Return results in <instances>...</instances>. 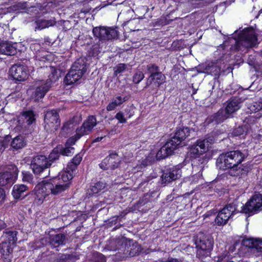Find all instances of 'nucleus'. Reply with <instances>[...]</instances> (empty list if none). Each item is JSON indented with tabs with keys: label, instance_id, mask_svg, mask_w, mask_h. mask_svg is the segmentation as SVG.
I'll return each instance as SVG.
<instances>
[{
	"label": "nucleus",
	"instance_id": "f257e3e1",
	"mask_svg": "<svg viewBox=\"0 0 262 262\" xmlns=\"http://www.w3.org/2000/svg\"><path fill=\"white\" fill-rule=\"evenodd\" d=\"M73 171L67 167V170L59 174L58 179L42 181L38 183L34 189L35 202L40 205L50 194L57 195L68 189L70 186L69 181L73 178Z\"/></svg>",
	"mask_w": 262,
	"mask_h": 262
},
{
	"label": "nucleus",
	"instance_id": "f03ea898",
	"mask_svg": "<svg viewBox=\"0 0 262 262\" xmlns=\"http://www.w3.org/2000/svg\"><path fill=\"white\" fill-rule=\"evenodd\" d=\"M257 36L255 31L252 28H247L242 30L239 34L237 37L233 36L226 41L224 43L225 46L230 47L231 52L242 51L252 48L257 43Z\"/></svg>",
	"mask_w": 262,
	"mask_h": 262
},
{
	"label": "nucleus",
	"instance_id": "7ed1b4c3",
	"mask_svg": "<svg viewBox=\"0 0 262 262\" xmlns=\"http://www.w3.org/2000/svg\"><path fill=\"white\" fill-rule=\"evenodd\" d=\"M210 144L207 139L198 140L189 149L193 171L198 173L199 176L202 175V171L208 162V159L204 154L208 150Z\"/></svg>",
	"mask_w": 262,
	"mask_h": 262
},
{
	"label": "nucleus",
	"instance_id": "20e7f679",
	"mask_svg": "<svg viewBox=\"0 0 262 262\" xmlns=\"http://www.w3.org/2000/svg\"><path fill=\"white\" fill-rule=\"evenodd\" d=\"M191 130L187 127L177 128L174 136L160 148L156 155L158 160L164 159L172 155L181 142L190 135Z\"/></svg>",
	"mask_w": 262,
	"mask_h": 262
},
{
	"label": "nucleus",
	"instance_id": "39448f33",
	"mask_svg": "<svg viewBox=\"0 0 262 262\" xmlns=\"http://www.w3.org/2000/svg\"><path fill=\"white\" fill-rule=\"evenodd\" d=\"M246 157L245 153L240 150H232L221 154L216 159V167L220 170L232 169L236 165H240Z\"/></svg>",
	"mask_w": 262,
	"mask_h": 262
},
{
	"label": "nucleus",
	"instance_id": "423d86ee",
	"mask_svg": "<svg viewBox=\"0 0 262 262\" xmlns=\"http://www.w3.org/2000/svg\"><path fill=\"white\" fill-rule=\"evenodd\" d=\"M86 71V64L83 59H78L72 66L70 70L64 78L66 84L70 85L77 82L81 79Z\"/></svg>",
	"mask_w": 262,
	"mask_h": 262
},
{
	"label": "nucleus",
	"instance_id": "0eeeda50",
	"mask_svg": "<svg viewBox=\"0 0 262 262\" xmlns=\"http://www.w3.org/2000/svg\"><path fill=\"white\" fill-rule=\"evenodd\" d=\"M239 212L236 202L228 204L218 212L215 223L217 226H224L236 213Z\"/></svg>",
	"mask_w": 262,
	"mask_h": 262
},
{
	"label": "nucleus",
	"instance_id": "6e6552de",
	"mask_svg": "<svg viewBox=\"0 0 262 262\" xmlns=\"http://www.w3.org/2000/svg\"><path fill=\"white\" fill-rule=\"evenodd\" d=\"M97 124V120L94 116H90L83 122L82 125L76 129V135L68 140V144H75L81 137L89 134Z\"/></svg>",
	"mask_w": 262,
	"mask_h": 262
},
{
	"label": "nucleus",
	"instance_id": "1a4fd4ad",
	"mask_svg": "<svg viewBox=\"0 0 262 262\" xmlns=\"http://www.w3.org/2000/svg\"><path fill=\"white\" fill-rule=\"evenodd\" d=\"M240 212L252 215L262 210V194L253 195L245 204L241 207Z\"/></svg>",
	"mask_w": 262,
	"mask_h": 262
},
{
	"label": "nucleus",
	"instance_id": "9d476101",
	"mask_svg": "<svg viewBox=\"0 0 262 262\" xmlns=\"http://www.w3.org/2000/svg\"><path fill=\"white\" fill-rule=\"evenodd\" d=\"M44 124L45 129L49 133H53L58 129L60 120L56 111H48L45 113Z\"/></svg>",
	"mask_w": 262,
	"mask_h": 262
},
{
	"label": "nucleus",
	"instance_id": "9b49d317",
	"mask_svg": "<svg viewBox=\"0 0 262 262\" xmlns=\"http://www.w3.org/2000/svg\"><path fill=\"white\" fill-rule=\"evenodd\" d=\"M93 33L94 36L102 42L115 39L118 35V31L111 27H95L93 29Z\"/></svg>",
	"mask_w": 262,
	"mask_h": 262
},
{
	"label": "nucleus",
	"instance_id": "f8f14e48",
	"mask_svg": "<svg viewBox=\"0 0 262 262\" xmlns=\"http://www.w3.org/2000/svg\"><path fill=\"white\" fill-rule=\"evenodd\" d=\"M50 166V163L45 156L37 155L33 157L31 160V167L35 174H40Z\"/></svg>",
	"mask_w": 262,
	"mask_h": 262
},
{
	"label": "nucleus",
	"instance_id": "ddd939ff",
	"mask_svg": "<svg viewBox=\"0 0 262 262\" xmlns=\"http://www.w3.org/2000/svg\"><path fill=\"white\" fill-rule=\"evenodd\" d=\"M8 170V171L0 173V186L12 185L17 178L19 170L15 165H9Z\"/></svg>",
	"mask_w": 262,
	"mask_h": 262
},
{
	"label": "nucleus",
	"instance_id": "4468645a",
	"mask_svg": "<svg viewBox=\"0 0 262 262\" xmlns=\"http://www.w3.org/2000/svg\"><path fill=\"white\" fill-rule=\"evenodd\" d=\"M10 75L13 78L18 81H24L28 77L29 72L26 66L16 64L11 67L9 70Z\"/></svg>",
	"mask_w": 262,
	"mask_h": 262
},
{
	"label": "nucleus",
	"instance_id": "2eb2a0df",
	"mask_svg": "<svg viewBox=\"0 0 262 262\" xmlns=\"http://www.w3.org/2000/svg\"><path fill=\"white\" fill-rule=\"evenodd\" d=\"M181 176V170L179 167L173 166L165 170L162 176V183H168L175 181Z\"/></svg>",
	"mask_w": 262,
	"mask_h": 262
},
{
	"label": "nucleus",
	"instance_id": "dca6fc26",
	"mask_svg": "<svg viewBox=\"0 0 262 262\" xmlns=\"http://www.w3.org/2000/svg\"><path fill=\"white\" fill-rule=\"evenodd\" d=\"M120 160L118 154L115 152H111L99 164L101 169H115L118 166Z\"/></svg>",
	"mask_w": 262,
	"mask_h": 262
},
{
	"label": "nucleus",
	"instance_id": "f3484780",
	"mask_svg": "<svg viewBox=\"0 0 262 262\" xmlns=\"http://www.w3.org/2000/svg\"><path fill=\"white\" fill-rule=\"evenodd\" d=\"M195 244L197 248L211 250L213 247V241L210 237L200 233L196 236Z\"/></svg>",
	"mask_w": 262,
	"mask_h": 262
},
{
	"label": "nucleus",
	"instance_id": "a211bd4d",
	"mask_svg": "<svg viewBox=\"0 0 262 262\" xmlns=\"http://www.w3.org/2000/svg\"><path fill=\"white\" fill-rule=\"evenodd\" d=\"M51 87V85L50 81H41L36 86L35 91L33 95L35 101H39L40 99H42Z\"/></svg>",
	"mask_w": 262,
	"mask_h": 262
},
{
	"label": "nucleus",
	"instance_id": "6ab92c4d",
	"mask_svg": "<svg viewBox=\"0 0 262 262\" xmlns=\"http://www.w3.org/2000/svg\"><path fill=\"white\" fill-rule=\"evenodd\" d=\"M166 77L164 74L159 72L154 75H150L147 79L145 88H147L152 85V88H159L165 82Z\"/></svg>",
	"mask_w": 262,
	"mask_h": 262
},
{
	"label": "nucleus",
	"instance_id": "aec40b11",
	"mask_svg": "<svg viewBox=\"0 0 262 262\" xmlns=\"http://www.w3.org/2000/svg\"><path fill=\"white\" fill-rule=\"evenodd\" d=\"M241 107V102L237 98H233L228 100L224 104L223 107L227 114L231 117L237 112Z\"/></svg>",
	"mask_w": 262,
	"mask_h": 262
},
{
	"label": "nucleus",
	"instance_id": "412c9836",
	"mask_svg": "<svg viewBox=\"0 0 262 262\" xmlns=\"http://www.w3.org/2000/svg\"><path fill=\"white\" fill-rule=\"evenodd\" d=\"M242 244L249 248H254L258 252H262V238H245Z\"/></svg>",
	"mask_w": 262,
	"mask_h": 262
},
{
	"label": "nucleus",
	"instance_id": "4be33fe9",
	"mask_svg": "<svg viewBox=\"0 0 262 262\" xmlns=\"http://www.w3.org/2000/svg\"><path fill=\"white\" fill-rule=\"evenodd\" d=\"M128 97L123 94H120L114 97L111 102L106 106L107 111L114 110L117 107L121 105L128 100Z\"/></svg>",
	"mask_w": 262,
	"mask_h": 262
},
{
	"label": "nucleus",
	"instance_id": "5701e85b",
	"mask_svg": "<svg viewBox=\"0 0 262 262\" xmlns=\"http://www.w3.org/2000/svg\"><path fill=\"white\" fill-rule=\"evenodd\" d=\"M15 45L8 42L0 43V53L10 56L15 55L16 53Z\"/></svg>",
	"mask_w": 262,
	"mask_h": 262
},
{
	"label": "nucleus",
	"instance_id": "b1692460",
	"mask_svg": "<svg viewBox=\"0 0 262 262\" xmlns=\"http://www.w3.org/2000/svg\"><path fill=\"white\" fill-rule=\"evenodd\" d=\"M211 120L216 124L222 123L228 118L231 117L227 114L225 109L223 107L220 109L218 112L211 117Z\"/></svg>",
	"mask_w": 262,
	"mask_h": 262
},
{
	"label": "nucleus",
	"instance_id": "393cba45",
	"mask_svg": "<svg viewBox=\"0 0 262 262\" xmlns=\"http://www.w3.org/2000/svg\"><path fill=\"white\" fill-rule=\"evenodd\" d=\"M65 241L66 236L64 234L61 233L52 235L50 237V244L51 246L54 248L64 245Z\"/></svg>",
	"mask_w": 262,
	"mask_h": 262
},
{
	"label": "nucleus",
	"instance_id": "a878e982",
	"mask_svg": "<svg viewBox=\"0 0 262 262\" xmlns=\"http://www.w3.org/2000/svg\"><path fill=\"white\" fill-rule=\"evenodd\" d=\"M26 141L23 136L19 135L14 138L11 142V147L13 150H17L24 147Z\"/></svg>",
	"mask_w": 262,
	"mask_h": 262
},
{
	"label": "nucleus",
	"instance_id": "bb28decb",
	"mask_svg": "<svg viewBox=\"0 0 262 262\" xmlns=\"http://www.w3.org/2000/svg\"><path fill=\"white\" fill-rule=\"evenodd\" d=\"M27 190V186L24 184H16L13 186L12 194L15 199H18L26 195L24 193Z\"/></svg>",
	"mask_w": 262,
	"mask_h": 262
},
{
	"label": "nucleus",
	"instance_id": "cd10ccee",
	"mask_svg": "<svg viewBox=\"0 0 262 262\" xmlns=\"http://www.w3.org/2000/svg\"><path fill=\"white\" fill-rule=\"evenodd\" d=\"M55 23H56V21L53 19L38 20L35 22V31H36L37 30H41L42 29L48 28L49 27L53 26L55 24Z\"/></svg>",
	"mask_w": 262,
	"mask_h": 262
},
{
	"label": "nucleus",
	"instance_id": "c85d7f7f",
	"mask_svg": "<svg viewBox=\"0 0 262 262\" xmlns=\"http://www.w3.org/2000/svg\"><path fill=\"white\" fill-rule=\"evenodd\" d=\"M249 168L242 165H236L229 171L230 174L232 176H243L247 173Z\"/></svg>",
	"mask_w": 262,
	"mask_h": 262
},
{
	"label": "nucleus",
	"instance_id": "c756f323",
	"mask_svg": "<svg viewBox=\"0 0 262 262\" xmlns=\"http://www.w3.org/2000/svg\"><path fill=\"white\" fill-rule=\"evenodd\" d=\"M17 232L16 231H8L4 232L3 237L5 238L4 242H7L8 244L11 245H14L15 244L17 241Z\"/></svg>",
	"mask_w": 262,
	"mask_h": 262
},
{
	"label": "nucleus",
	"instance_id": "7c9ffc66",
	"mask_svg": "<svg viewBox=\"0 0 262 262\" xmlns=\"http://www.w3.org/2000/svg\"><path fill=\"white\" fill-rule=\"evenodd\" d=\"M110 244L111 250L114 251L122 250L126 247V244H124V239H113L111 241Z\"/></svg>",
	"mask_w": 262,
	"mask_h": 262
},
{
	"label": "nucleus",
	"instance_id": "2f4dec72",
	"mask_svg": "<svg viewBox=\"0 0 262 262\" xmlns=\"http://www.w3.org/2000/svg\"><path fill=\"white\" fill-rule=\"evenodd\" d=\"M12 245L7 242H3L0 244V253L2 255L7 256L12 252Z\"/></svg>",
	"mask_w": 262,
	"mask_h": 262
},
{
	"label": "nucleus",
	"instance_id": "473e14b6",
	"mask_svg": "<svg viewBox=\"0 0 262 262\" xmlns=\"http://www.w3.org/2000/svg\"><path fill=\"white\" fill-rule=\"evenodd\" d=\"M82 160V157L80 154L76 155L70 163H69L67 166L70 170L73 171L75 170Z\"/></svg>",
	"mask_w": 262,
	"mask_h": 262
},
{
	"label": "nucleus",
	"instance_id": "72a5a7b5",
	"mask_svg": "<svg viewBox=\"0 0 262 262\" xmlns=\"http://www.w3.org/2000/svg\"><path fill=\"white\" fill-rule=\"evenodd\" d=\"M74 124L72 120H69L65 122L61 128V133L63 136H66L73 129Z\"/></svg>",
	"mask_w": 262,
	"mask_h": 262
},
{
	"label": "nucleus",
	"instance_id": "f704fd0d",
	"mask_svg": "<svg viewBox=\"0 0 262 262\" xmlns=\"http://www.w3.org/2000/svg\"><path fill=\"white\" fill-rule=\"evenodd\" d=\"M22 116L26 120L28 124L30 125L35 121V115L32 111L24 112L22 113Z\"/></svg>",
	"mask_w": 262,
	"mask_h": 262
},
{
	"label": "nucleus",
	"instance_id": "c9c22d12",
	"mask_svg": "<svg viewBox=\"0 0 262 262\" xmlns=\"http://www.w3.org/2000/svg\"><path fill=\"white\" fill-rule=\"evenodd\" d=\"M71 145L68 144L67 141L66 147L60 150V154L63 156H71L74 152V148L71 147Z\"/></svg>",
	"mask_w": 262,
	"mask_h": 262
},
{
	"label": "nucleus",
	"instance_id": "e433bc0d",
	"mask_svg": "<svg viewBox=\"0 0 262 262\" xmlns=\"http://www.w3.org/2000/svg\"><path fill=\"white\" fill-rule=\"evenodd\" d=\"M217 68L216 66L213 65H208L206 66L204 69H203L202 66L198 67V71L201 73H207L212 74L213 72L216 71L217 72Z\"/></svg>",
	"mask_w": 262,
	"mask_h": 262
},
{
	"label": "nucleus",
	"instance_id": "4c0bfd02",
	"mask_svg": "<svg viewBox=\"0 0 262 262\" xmlns=\"http://www.w3.org/2000/svg\"><path fill=\"white\" fill-rule=\"evenodd\" d=\"M105 187V184L103 182L99 181L96 183L91 187V191L93 193H97Z\"/></svg>",
	"mask_w": 262,
	"mask_h": 262
},
{
	"label": "nucleus",
	"instance_id": "58836bf2",
	"mask_svg": "<svg viewBox=\"0 0 262 262\" xmlns=\"http://www.w3.org/2000/svg\"><path fill=\"white\" fill-rule=\"evenodd\" d=\"M50 70L51 74L49 75V79L46 81H50L51 82V85H52V82L56 81L58 79L59 75L58 74L57 70L55 68L50 67Z\"/></svg>",
	"mask_w": 262,
	"mask_h": 262
},
{
	"label": "nucleus",
	"instance_id": "ea45409f",
	"mask_svg": "<svg viewBox=\"0 0 262 262\" xmlns=\"http://www.w3.org/2000/svg\"><path fill=\"white\" fill-rule=\"evenodd\" d=\"M210 249L204 250L198 248L197 255L200 259L203 260L205 258L210 256Z\"/></svg>",
	"mask_w": 262,
	"mask_h": 262
},
{
	"label": "nucleus",
	"instance_id": "a19ab883",
	"mask_svg": "<svg viewBox=\"0 0 262 262\" xmlns=\"http://www.w3.org/2000/svg\"><path fill=\"white\" fill-rule=\"evenodd\" d=\"M247 133V129L243 126H239L235 128L231 133L232 135L234 137L240 136L245 135Z\"/></svg>",
	"mask_w": 262,
	"mask_h": 262
},
{
	"label": "nucleus",
	"instance_id": "79ce46f5",
	"mask_svg": "<svg viewBox=\"0 0 262 262\" xmlns=\"http://www.w3.org/2000/svg\"><path fill=\"white\" fill-rule=\"evenodd\" d=\"M147 71L150 75H154L160 72L159 67L154 63H149L146 66Z\"/></svg>",
	"mask_w": 262,
	"mask_h": 262
},
{
	"label": "nucleus",
	"instance_id": "37998d69",
	"mask_svg": "<svg viewBox=\"0 0 262 262\" xmlns=\"http://www.w3.org/2000/svg\"><path fill=\"white\" fill-rule=\"evenodd\" d=\"M60 154L58 152V150L56 149H54L50 153L48 158H47L48 161L50 163V166L53 161L58 159Z\"/></svg>",
	"mask_w": 262,
	"mask_h": 262
},
{
	"label": "nucleus",
	"instance_id": "c03bdc74",
	"mask_svg": "<svg viewBox=\"0 0 262 262\" xmlns=\"http://www.w3.org/2000/svg\"><path fill=\"white\" fill-rule=\"evenodd\" d=\"M248 108L250 113H256L262 108V104L259 102H253L250 104Z\"/></svg>",
	"mask_w": 262,
	"mask_h": 262
},
{
	"label": "nucleus",
	"instance_id": "a18cd8bd",
	"mask_svg": "<svg viewBox=\"0 0 262 262\" xmlns=\"http://www.w3.org/2000/svg\"><path fill=\"white\" fill-rule=\"evenodd\" d=\"M144 78V75L142 72H137L133 76V81L138 84Z\"/></svg>",
	"mask_w": 262,
	"mask_h": 262
},
{
	"label": "nucleus",
	"instance_id": "49530a36",
	"mask_svg": "<svg viewBox=\"0 0 262 262\" xmlns=\"http://www.w3.org/2000/svg\"><path fill=\"white\" fill-rule=\"evenodd\" d=\"M126 68V66L123 63L118 64L114 68V74L117 76L118 74H120L123 72Z\"/></svg>",
	"mask_w": 262,
	"mask_h": 262
},
{
	"label": "nucleus",
	"instance_id": "de8ad7c7",
	"mask_svg": "<svg viewBox=\"0 0 262 262\" xmlns=\"http://www.w3.org/2000/svg\"><path fill=\"white\" fill-rule=\"evenodd\" d=\"M22 174L23 176V181L28 182L29 183H31L32 182L33 176L31 173L27 171H23L22 172Z\"/></svg>",
	"mask_w": 262,
	"mask_h": 262
},
{
	"label": "nucleus",
	"instance_id": "09e8293b",
	"mask_svg": "<svg viewBox=\"0 0 262 262\" xmlns=\"http://www.w3.org/2000/svg\"><path fill=\"white\" fill-rule=\"evenodd\" d=\"M115 117L121 123H124L126 122L127 118L125 117V115L122 112H119L118 113H117L115 115Z\"/></svg>",
	"mask_w": 262,
	"mask_h": 262
},
{
	"label": "nucleus",
	"instance_id": "8fccbe9b",
	"mask_svg": "<svg viewBox=\"0 0 262 262\" xmlns=\"http://www.w3.org/2000/svg\"><path fill=\"white\" fill-rule=\"evenodd\" d=\"M118 216H114L108 220L107 225L111 227L116 225L118 222Z\"/></svg>",
	"mask_w": 262,
	"mask_h": 262
},
{
	"label": "nucleus",
	"instance_id": "3c124183",
	"mask_svg": "<svg viewBox=\"0 0 262 262\" xmlns=\"http://www.w3.org/2000/svg\"><path fill=\"white\" fill-rule=\"evenodd\" d=\"M126 118H130L134 115V112L130 108H126L125 110Z\"/></svg>",
	"mask_w": 262,
	"mask_h": 262
},
{
	"label": "nucleus",
	"instance_id": "603ef678",
	"mask_svg": "<svg viewBox=\"0 0 262 262\" xmlns=\"http://www.w3.org/2000/svg\"><path fill=\"white\" fill-rule=\"evenodd\" d=\"M5 199V193L3 189L0 187V204L4 202Z\"/></svg>",
	"mask_w": 262,
	"mask_h": 262
},
{
	"label": "nucleus",
	"instance_id": "864d4df0",
	"mask_svg": "<svg viewBox=\"0 0 262 262\" xmlns=\"http://www.w3.org/2000/svg\"><path fill=\"white\" fill-rule=\"evenodd\" d=\"M165 262H180L177 258H169Z\"/></svg>",
	"mask_w": 262,
	"mask_h": 262
},
{
	"label": "nucleus",
	"instance_id": "5fc2aeb1",
	"mask_svg": "<svg viewBox=\"0 0 262 262\" xmlns=\"http://www.w3.org/2000/svg\"><path fill=\"white\" fill-rule=\"evenodd\" d=\"M5 226L6 225L4 221L0 220V231L4 229Z\"/></svg>",
	"mask_w": 262,
	"mask_h": 262
},
{
	"label": "nucleus",
	"instance_id": "6e6d98bb",
	"mask_svg": "<svg viewBox=\"0 0 262 262\" xmlns=\"http://www.w3.org/2000/svg\"><path fill=\"white\" fill-rule=\"evenodd\" d=\"M237 245H238V243H237V242H235V243L234 244V245H233V246H232V247H231L230 248V251H232V252H233V251H234L235 250V248L236 246Z\"/></svg>",
	"mask_w": 262,
	"mask_h": 262
},
{
	"label": "nucleus",
	"instance_id": "4d7b16f0",
	"mask_svg": "<svg viewBox=\"0 0 262 262\" xmlns=\"http://www.w3.org/2000/svg\"><path fill=\"white\" fill-rule=\"evenodd\" d=\"M104 137H97L95 139H94L93 141V142H99Z\"/></svg>",
	"mask_w": 262,
	"mask_h": 262
},
{
	"label": "nucleus",
	"instance_id": "13d9d810",
	"mask_svg": "<svg viewBox=\"0 0 262 262\" xmlns=\"http://www.w3.org/2000/svg\"><path fill=\"white\" fill-rule=\"evenodd\" d=\"M69 257H70L69 255H62L61 256V258L62 259H66L69 258Z\"/></svg>",
	"mask_w": 262,
	"mask_h": 262
},
{
	"label": "nucleus",
	"instance_id": "bf43d9fd",
	"mask_svg": "<svg viewBox=\"0 0 262 262\" xmlns=\"http://www.w3.org/2000/svg\"><path fill=\"white\" fill-rule=\"evenodd\" d=\"M100 259L101 262H105V258L102 255H100Z\"/></svg>",
	"mask_w": 262,
	"mask_h": 262
},
{
	"label": "nucleus",
	"instance_id": "052dcab7",
	"mask_svg": "<svg viewBox=\"0 0 262 262\" xmlns=\"http://www.w3.org/2000/svg\"><path fill=\"white\" fill-rule=\"evenodd\" d=\"M225 258V256H224L223 255H222V256H220V257H219V260H218V261H219V262H221V261H222L223 260V258Z\"/></svg>",
	"mask_w": 262,
	"mask_h": 262
},
{
	"label": "nucleus",
	"instance_id": "680f3d73",
	"mask_svg": "<svg viewBox=\"0 0 262 262\" xmlns=\"http://www.w3.org/2000/svg\"><path fill=\"white\" fill-rule=\"evenodd\" d=\"M192 88H193V92H192V95H193L196 93L198 89H194L193 87H192Z\"/></svg>",
	"mask_w": 262,
	"mask_h": 262
},
{
	"label": "nucleus",
	"instance_id": "e2e57ef3",
	"mask_svg": "<svg viewBox=\"0 0 262 262\" xmlns=\"http://www.w3.org/2000/svg\"><path fill=\"white\" fill-rule=\"evenodd\" d=\"M1 145H3V143H2V139H0V146Z\"/></svg>",
	"mask_w": 262,
	"mask_h": 262
},
{
	"label": "nucleus",
	"instance_id": "0e129e2a",
	"mask_svg": "<svg viewBox=\"0 0 262 262\" xmlns=\"http://www.w3.org/2000/svg\"><path fill=\"white\" fill-rule=\"evenodd\" d=\"M119 227H120V226H118V227L116 226L115 228H114V229L116 230V229L119 228Z\"/></svg>",
	"mask_w": 262,
	"mask_h": 262
},
{
	"label": "nucleus",
	"instance_id": "69168bd1",
	"mask_svg": "<svg viewBox=\"0 0 262 262\" xmlns=\"http://www.w3.org/2000/svg\"><path fill=\"white\" fill-rule=\"evenodd\" d=\"M129 254L130 255H132L130 251V253H129Z\"/></svg>",
	"mask_w": 262,
	"mask_h": 262
},
{
	"label": "nucleus",
	"instance_id": "338daca9",
	"mask_svg": "<svg viewBox=\"0 0 262 262\" xmlns=\"http://www.w3.org/2000/svg\"><path fill=\"white\" fill-rule=\"evenodd\" d=\"M237 31V30L235 31L234 33H236Z\"/></svg>",
	"mask_w": 262,
	"mask_h": 262
}]
</instances>
